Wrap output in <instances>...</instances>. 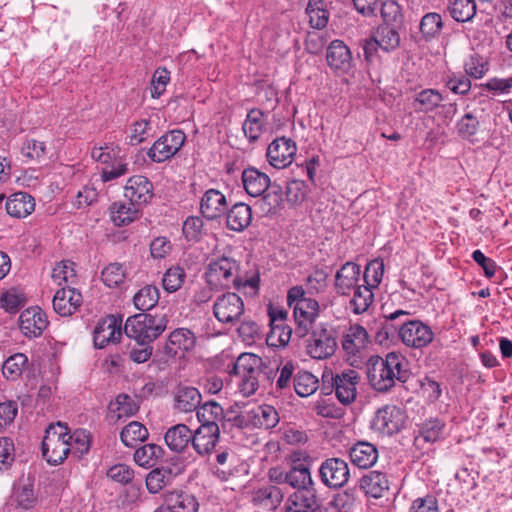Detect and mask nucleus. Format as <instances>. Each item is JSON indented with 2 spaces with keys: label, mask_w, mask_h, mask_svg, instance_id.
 <instances>
[{
  "label": "nucleus",
  "mask_w": 512,
  "mask_h": 512,
  "mask_svg": "<svg viewBox=\"0 0 512 512\" xmlns=\"http://www.w3.org/2000/svg\"><path fill=\"white\" fill-rule=\"evenodd\" d=\"M404 358L394 352L388 353L386 358L371 357L367 363V378L370 385L379 392L388 391L395 384V380L407 381V372L402 369Z\"/></svg>",
  "instance_id": "1"
},
{
  "label": "nucleus",
  "mask_w": 512,
  "mask_h": 512,
  "mask_svg": "<svg viewBox=\"0 0 512 512\" xmlns=\"http://www.w3.org/2000/svg\"><path fill=\"white\" fill-rule=\"evenodd\" d=\"M406 315H408V312L404 310H397L391 313L390 315L386 316V320L382 328L385 333V338H388L389 334H392L393 332L399 329V335L401 337V340L406 346L413 348H422L431 343L434 334L430 327L425 325L421 321H406L400 324L399 327L394 326L392 324V322L399 318L400 316Z\"/></svg>",
  "instance_id": "2"
},
{
  "label": "nucleus",
  "mask_w": 512,
  "mask_h": 512,
  "mask_svg": "<svg viewBox=\"0 0 512 512\" xmlns=\"http://www.w3.org/2000/svg\"><path fill=\"white\" fill-rule=\"evenodd\" d=\"M167 314L138 313L130 316L125 323V334L141 345L150 344L157 339L167 327Z\"/></svg>",
  "instance_id": "3"
},
{
  "label": "nucleus",
  "mask_w": 512,
  "mask_h": 512,
  "mask_svg": "<svg viewBox=\"0 0 512 512\" xmlns=\"http://www.w3.org/2000/svg\"><path fill=\"white\" fill-rule=\"evenodd\" d=\"M72 444L68 442V427L58 422L51 424L46 429L42 441V454L49 464L62 463L71 451Z\"/></svg>",
  "instance_id": "4"
},
{
  "label": "nucleus",
  "mask_w": 512,
  "mask_h": 512,
  "mask_svg": "<svg viewBox=\"0 0 512 512\" xmlns=\"http://www.w3.org/2000/svg\"><path fill=\"white\" fill-rule=\"evenodd\" d=\"M238 265L235 260L221 257L209 264L206 280L209 286L215 288H230L231 284L239 289L241 279L237 275Z\"/></svg>",
  "instance_id": "5"
},
{
  "label": "nucleus",
  "mask_w": 512,
  "mask_h": 512,
  "mask_svg": "<svg viewBox=\"0 0 512 512\" xmlns=\"http://www.w3.org/2000/svg\"><path fill=\"white\" fill-rule=\"evenodd\" d=\"M336 347L335 331L322 324L312 331L306 350L312 358L322 360L331 357Z\"/></svg>",
  "instance_id": "6"
},
{
  "label": "nucleus",
  "mask_w": 512,
  "mask_h": 512,
  "mask_svg": "<svg viewBox=\"0 0 512 512\" xmlns=\"http://www.w3.org/2000/svg\"><path fill=\"white\" fill-rule=\"evenodd\" d=\"M213 314L223 324H235L244 314V302L236 293H225L214 302Z\"/></svg>",
  "instance_id": "7"
},
{
  "label": "nucleus",
  "mask_w": 512,
  "mask_h": 512,
  "mask_svg": "<svg viewBox=\"0 0 512 512\" xmlns=\"http://www.w3.org/2000/svg\"><path fill=\"white\" fill-rule=\"evenodd\" d=\"M319 476L326 487L341 488L350 478L348 463L338 457L328 458L321 463Z\"/></svg>",
  "instance_id": "8"
},
{
  "label": "nucleus",
  "mask_w": 512,
  "mask_h": 512,
  "mask_svg": "<svg viewBox=\"0 0 512 512\" xmlns=\"http://www.w3.org/2000/svg\"><path fill=\"white\" fill-rule=\"evenodd\" d=\"M181 130H172L161 136L149 149L148 156L153 162H163L175 155L185 142Z\"/></svg>",
  "instance_id": "9"
},
{
  "label": "nucleus",
  "mask_w": 512,
  "mask_h": 512,
  "mask_svg": "<svg viewBox=\"0 0 512 512\" xmlns=\"http://www.w3.org/2000/svg\"><path fill=\"white\" fill-rule=\"evenodd\" d=\"M296 151V144L292 139L280 137L270 143L266 155L273 167L283 169L292 163Z\"/></svg>",
  "instance_id": "10"
},
{
  "label": "nucleus",
  "mask_w": 512,
  "mask_h": 512,
  "mask_svg": "<svg viewBox=\"0 0 512 512\" xmlns=\"http://www.w3.org/2000/svg\"><path fill=\"white\" fill-rule=\"evenodd\" d=\"M359 380L358 372L353 369H347L332 376L335 395L342 404H350L355 400Z\"/></svg>",
  "instance_id": "11"
},
{
  "label": "nucleus",
  "mask_w": 512,
  "mask_h": 512,
  "mask_svg": "<svg viewBox=\"0 0 512 512\" xmlns=\"http://www.w3.org/2000/svg\"><path fill=\"white\" fill-rule=\"evenodd\" d=\"M219 440V425H200L192 432V447L202 457L210 456L215 452Z\"/></svg>",
  "instance_id": "12"
},
{
  "label": "nucleus",
  "mask_w": 512,
  "mask_h": 512,
  "mask_svg": "<svg viewBox=\"0 0 512 512\" xmlns=\"http://www.w3.org/2000/svg\"><path fill=\"white\" fill-rule=\"evenodd\" d=\"M321 507L315 484L296 490L287 499V512H316Z\"/></svg>",
  "instance_id": "13"
},
{
  "label": "nucleus",
  "mask_w": 512,
  "mask_h": 512,
  "mask_svg": "<svg viewBox=\"0 0 512 512\" xmlns=\"http://www.w3.org/2000/svg\"><path fill=\"white\" fill-rule=\"evenodd\" d=\"M122 320L114 315H108L100 319L94 328V345L96 348H104L109 343H116L122 336Z\"/></svg>",
  "instance_id": "14"
},
{
  "label": "nucleus",
  "mask_w": 512,
  "mask_h": 512,
  "mask_svg": "<svg viewBox=\"0 0 512 512\" xmlns=\"http://www.w3.org/2000/svg\"><path fill=\"white\" fill-rule=\"evenodd\" d=\"M319 304L314 299L300 300L294 305V319L296 323V336L305 337L318 316Z\"/></svg>",
  "instance_id": "15"
},
{
  "label": "nucleus",
  "mask_w": 512,
  "mask_h": 512,
  "mask_svg": "<svg viewBox=\"0 0 512 512\" xmlns=\"http://www.w3.org/2000/svg\"><path fill=\"white\" fill-rule=\"evenodd\" d=\"M153 195V184L142 175L130 177L124 187L125 198L137 206L149 203Z\"/></svg>",
  "instance_id": "16"
},
{
  "label": "nucleus",
  "mask_w": 512,
  "mask_h": 512,
  "mask_svg": "<svg viewBox=\"0 0 512 512\" xmlns=\"http://www.w3.org/2000/svg\"><path fill=\"white\" fill-rule=\"evenodd\" d=\"M404 423V417L396 406L379 409L373 419V427L381 433L392 435L398 432Z\"/></svg>",
  "instance_id": "17"
},
{
  "label": "nucleus",
  "mask_w": 512,
  "mask_h": 512,
  "mask_svg": "<svg viewBox=\"0 0 512 512\" xmlns=\"http://www.w3.org/2000/svg\"><path fill=\"white\" fill-rule=\"evenodd\" d=\"M20 329L29 337L39 336L48 325L45 313L38 307L24 310L19 317Z\"/></svg>",
  "instance_id": "18"
},
{
  "label": "nucleus",
  "mask_w": 512,
  "mask_h": 512,
  "mask_svg": "<svg viewBox=\"0 0 512 512\" xmlns=\"http://www.w3.org/2000/svg\"><path fill=\"white\" fill-rule=\"evenodd\" d=\"M82 295L74 288H62L53 298V308L61 316L72 315L81 305Z\"/></svg>",
  "instance_id": "19"
},
{
  "label": "nucleus",
  "mask_w": 512,
  "mask_h": 512,
  "mask_svg": "<svg viewBox=\"0 0 512 512\" xmlns=\"http://www.w3.org/2000/svg\"><path fill=\"white\" fill-rule=\"evenodd\" d=\"M328 65L341 72H347L352 67V55L349 48L341 40H334L330 43L326 52Z\"/></svg>",
  "instance_id": "20"
},
{
  "label": "nucleus",
  "mask_w": 512,
  "mask_h": 512,
  "mask_svg": "<svg viewBox=\"0 0 512 512\" xmlns=\"http://www.w3.org/2000/svg\"><path fill=\"white\" fill-rule=\"evenodd\" d=\"M200 210L209 220L221 217L227 211L226 197L219 190L209 189L201 199Z\"/></svg>",
  "instance_id": "21"
},
{
  "label": "nucleus",
  "mask_w": 512,
  "mask_h": 512,
  "mask_svg": "<svg viewBox=\"0 0 512 512\" xmlns=\"http://www.w3.org/2000/svg\"><path fill=\"white\" fill-rule=\"evenodd\" d=\"M242 182L245 191L252 197L262 196L271 186L269 176L254 167L243 171Z\"/></svg>",
  "instance_id": "22"
},
{
  "label": "nucleus",
  "mask_w": 512,
  "mask_h": 512,
  "mask_svg": "<svg viewBox=\"0 0 512 512\" xmlns=\"http://www.w3.org/2000/svg\"><path fill=\"white\" fill-rule=\"evenodd\" d=\"M369 341L368 332L359 324L351 325L343 335L342 348L348 355H356L366 347Z\"/></svg>",
  "instance_id": "23"
},
{
  "label": "nucleus",
  "mask_w": 512,
  "mask_h": 512,
  "mask_svg": "<svg viewBox=\"0 0 512 512\" xmlns=\"http://www.w3.org/2000/svg\"><path fill=\"white\" fill-rule=\"evenodd\" d=\"M360 276V266L353 263H345L335 275V288L338 293L346 295L351 289L358 285Z\"/></svg>",
  "instance_id": "24"
},
{
  "label": "nucleus",
  "mask_w": 512,
  "mask_h": 512,
  "mask_svg": "<svg viewBox=\"0 0 512 512\" xmlns=\"http://www.w3.org/2000/svg\"><path fill=\"white\" fill-rule=\"evenodd\" d=\"M351 462L362 469L370 468L378 459L376 447L369 442H358L354 444L349 452Z\"/></svg>",
  "instance_id": "25"
},
{
  "label": "nucleus",
  "mask_w": 512,
  "mask_h": 512,
  "mask_svg": "<svg viewBox=\"0 0 512 512\" xmlns=\"http://www.w3.org/2000/svg\"><path fill=\"white\" fill-rule=\"evenodd\" d=\"M360 488L373 498H381L389 490V481L385 474L370 471L360 479Z\"/></svg>",
  "instance_id": "26"
},
{
  "label": "nucleus",
  "mask_w": 512,
  "mask_h": 512,
  "mask_svg": "<svg viewBox=\"0 0 512 512\" xmlns=\"http://www.w3.org/2000/svg\"><path fill=\"white\" fill-rule=\"evenodd\" d=\"M174 407L179 412L189 413L197 410L201 403V394L195 387L179 386L174 395Z\"/></svg>",
  "instance_id": "27"
},
{
  "label": "nucleus",
  "mask_w": 512,
  "mask_h": 512,
  "mask_svg": "<svg viewBox=\"0 0 512 512\" xmlns=\"http://www.w3.org/2000/svg\"><path fill=\"white\" fill-rule=\"evenodd\" d=\"M34 209V198L25 192L11 195L6 202L7 213L15 218H24L30 215Z\"/></svg>",
  "instance_id": "28"
},
{
  "label": "nucleus",
  "mask_w": 512,
  "mask_h": 512,
  "mask_svg": "<svg viewBox=\"0 0 512 512\" xmlns=\"http://www.w3.org/2000/svg\"><path fill=\"white\" fill-rule=\"evenodd\" d=\"M164 439L169 449L179 453L192 443V431L185 424H177L167 430Z\"/></svg>",
  "instance_id": "29"
},
{
  "label": "nucleus",
  "mask_w": 512,
  "mask_h": 512,
  "mask_svg": "<svg viewBox=\"0 0 512 512\" xmlns=\"http://www.w3.org/2000/svg\"><path fill=\"white\" fill-rule=\"evenodd\" d=\"M252 220V212L249 205L239 202L232 206L227 213V226L233 231H243Z\"/></svg>",
  "instance_id": "30"
},
{
  "label": "nucleus",
  "mask_w": 512,
  "mask_h": 512,
  "mask_svg": "<svg viewBox=\"0 0 512 512\" xmlns=\"http://www.w3.org/2000/svg\"><path fill=\"white\" fill-rule=\"evenodd\" d=\"M283 497V492L275 485H266L253 492V502L270 509L277 508Z\"/></svg>",
  "instance_id": "31"
},
{
  "label": "nucleus",
  "mask_w": 512,
  "mask_h": 512,
  "mask_svg": "<svg viewBox=\"0 0 512 512\" xmlns=\"http://www.w3.org/2000/svg\"><path fill=\"white\" fill-rule=\"evenodd\" d=\"M170 467H159L153 469L146 476V486L150 493H158L165 486L169 485L175 478Z\"/></svg>",
  "instance_id": "32"
},
{
  "label": "nucleus",
  "mask_w": 512,
  "mask_h": 512,
  "mask_svg": "<svg viewBox=\"0 0 512 512\" xmlns=\"http://www.w3.org/2000/svg\"><path fill=\"white\" fill-rule=\"evenodd\" d=\"M287 484L296 490L315 484L310 469L303 463H294L288 470Z\"/></svg>",
  "instance_id": "33"
},
{
  "label": "nucleus",
  "mask_w": 512,
  "mask_h": 512,
  "mask_svg": "<svg viewBox=\"0 0 512 512\" xmlns=\"http://www.w3.org/2000/svg\"><path fill=\"white\" fill-rule=\"evenodd\" d=\"M444 425L437 419L427 421L414 439V445L419 449H424L426 443H434L441 434Z\"/></svg>",
  "instance_id": "34"
},
{
  "label": "nucleus",
  "mask_w": 512,
  "mask_h": 512,
  "mask_svg": "<svg viewBox=\"0 0 512 512\" xmlns=\"http://www.w3.org/2000/svg\"><path fill=\"white\" fill-rule=\"evenodd\" d=\"M136 206L130 201L128 204L122 202L113 203L110 206L111 220L116 226H124L131 223L137 217L138 210Z\"/></svg>",
  "instance_id": "35"
},
{
  "label": "nucleus",
  "mask_w": 512,
  "mask_h": 512,
  "mask_svg": "<svg viewBox=\"0 0 512 512\" xmlns=\"http://www.w3.org/2000/svg\"><path fill=\"white\" fill-rule=\"evenodd\" d=\"M197 418L201 425H218L224 419V410L215 401H208L197 408Z\"/></svg>",
  "instance_id": "36"
},
{
  "label": "nucleus",
  "mask_w": 512,
  "mask_h": 512,
  "mask_svg": "<svg viewBox=\"0 0 512 512\" xmlns=\"http://www.w3.org/2000/svg\"><path fill=\"white\" fill-rule=\"evenodd\" d=\"M147 428L138 421H132L126 425L120 434L122 443L127 447H134L138 442L148 438Z\"/></svg>",
  "instance_id": "37"
},
{
  "label": "nucleus",
  "mask_w": 512,
  "mask_h": 512,
  "mask_svg": "<svg viewBox=\"0 0 512 512\" xmlns=\"http://www.w3.org/2000/svg\"><path fill=\"white\" fill-rule=\"evenodd\" d=\"M264 114L259 109H252L243 123V132L250 142L257 141L263 132Z\"/></svg>",
  "instance_id": "38"
},
{
  "label": "nucleus",
  "mask_w": 512,
  "mask_h": 512,
  "mask_svg": "<svg viewBox=\"0 0 512 512\" xmlns=\"http://www.w3.org/2000/svg\"><path fill=\"white\" fill-rule=\"evenodd\" d=\"M374 37L380 44V48L385 52L395 50L400 44V36L396 26L380 25Z\"/></svg>",
  "instance_id": "39"
},
{
  "label": "nucleus",
  "mask_w": 512,
  "mask_h": 512,
  "mask_svg": "<svg viewBox=\"0 0 512 512\" xmlns=\"http://www.w3.org/2000/svg\"><path fill=\"white\" fill-rule=\"evenodd\" d=\"M306 12L309 16V22L313 28L323 29L326 27L329 19V13L323 0H309Z\"/></svg>",
  "instance_id": "40"
},
{
  "label": "nucleus",
  "mask_w": 512,
  "mask_h": 512,
  "mask_svg": "<svg viewBox=\"0 0 512 512\" xmlns=\"http://www.w3.org/2000/svg\"><path fill=\"white\" fill-rule=\"evenodd\" d=\"M292 328L286 323H270V332L267 334V344L273 347H285L290 342Z\"/></svg>",
  "instance_id": "41"
},
{
  "label": "nucleus",
  "mask_w": 512,
  "mask_h": 512,
  "mask_svg": "<svg viewBox=\"0 0 512 512\" xmlns=\"http://www.w3.org/2000/svg\"><path fill=\"white\" fill-rule=\"evenodd\" d=\"M449 12L458 22L470 21L476 13L474 0H450Z\"/></svg>",
  "instance_id": "42"
},
{
  "label": "nucleus",
  "mask_w": 512,
  "mask_h": 512,
  "mask_svg": "<svg viewBox=\"0 0 512 512\" xmlns=\"http://www.w3.org/2000/svg\"><path fill=\"white\" fill-rule=\"evenodd\" d=\"M270 190H267L259 200L261 210L266 213H275L282 205V188L278 184H271L269 187Z\"/></svg>",
  "instance_id": "43"
},
{
  "label": "nucleus",
  "mask_w": 512,
  "mask_h": 512,
  "mask_svg": "<svg viewBox=\"0 0 512 512\" xmlns=\"http://www.w3.org/2000/svg\"><path fill=\"white\" fill-rule=\"evenodd\" d=\"M135 307L142 312L152 309L159 300L158 288L152 285H147L141 288L133 298Z\"/></svg>",
  "instance_id": "44"
},
{
  "label": "nucleus",
  "mask_w": 512,
  "mask_h": 512,
  "mask_svg": "<svg viewBox=\"0 0 512 512\" xmlns=\"http://www.w3.org/2000/svg\"><path fill=\"white\" fill-rule=\"evenodd\" d=\"M374 294L370 287L361 285L357 286L354 290L352 299L350 300V306L355 314H362L372 304Z\"/></svg>",
  "instance_id": "45"
},
{
  "label": "nucleus",
  "mask_w": 512,
  "mask_h": 512,
  "mask_svg": "<svg viewBox=\"0 0 512 512\" xmlns=\"http://www.w3.org/2000/svg\"><path fill=\"white\" fill-rule=\"evenodd\" d=\"M294 389L301 397L310 396L318 389V379L308 371H300L294 377Z\"/></svg>",
  "instance_id": "46"
},
{
  "label": "nucleus",
  "mask_w": 512,
  "mask_h": 512,
  "mask_svg": "<svg viewBox=\"0 0 512 512\" xmlns=\"http://www.w3.org/2000/svg\"><path fill=\"white\" fill-rule=\"evenodd\" d=\"M27 363L28 358L25 354L16 353L3 363L2 373L9 380H16L22 375Z\"/></svg>",
  "instance_id": "47"
},
{
  "label": "nucleus",
  "mask_w": 512,
  "mask_h": 512,
  "mask_svg": "<svg viewBox=\"0 0 512 512\" xmlns=\"http://www.w3.org/2000/svg\"><path fill=\"white\" fill-rule=\"evenodd\" d=\"M163 449L156 444H147L138 448L134 453V460L139 466L151 467L155 461L162 457Z\"/></svg>",
  "instance_id": "48"
},
{
  "label": "nucleus",
  "mask_w": 512,
  "mask_h": 512,
  "mask_svg": "<svg viewBox=\"0 0 512 512\" xmlns=\"http://www.w3.org/2000/svg\"><path fill=\"white\" fill-rule=\"evenodd\" d=\"M169 344L182 351H190L195 347L196 337L192 331L179 328L171 332L168 338Z\"/></svg>",
  "instance_id": "49"
},
{
  "label": "nucleus",
  "mask_w": 512,
  "mask_h": 512,
  "mask_svg": "<svg viewBox=\"0 0 512 512\" xmlns=\"http://www.w3.org/2000/svg\"><path fill=\"white\" fill-rule=\"evenodd\" d=\"M168 506L172 512H197L198 510L196 498L186 493L171 495Z\"/></svg>",
  "instance_id": "50"
},
{
  "label": "nucleus",
  "mask_w": 512,
  "mask_h": 512,
  "mask_svg": "<svg viewBox=\"0 0 512 512\" xmlns=\"http://www.w3.org/2000/svg\"><path fill=\"white\" fill-rule=\"evenodd\" d=\"M262 365L263 362L259 356L252 353H244L238 357L234 365V372L235 374L261 373Z\"/></svg>",
  "instance_id": "51"
},
{
  "label": "nucleus",
  "mask_w": 512,
  "mask_h": 512,
  "mask_svg": "<svg viewBox=\"0 0 512 512\" xmlns=\"http://www.w3.org/2000/svg\"><path fill=\"white\" fill-rule=\"evenodd\" d=\"M286 201L291 206L300 205L306 198L307 185L302 180H291L286 185Z\"/></svg>",
  "instance_id": "52"
},
{
  "label": "nucleus",
  "mask_w": 512,
  "mask_h": 512,
  "mask_svg": "<svg viewBox=\"0 0 512 512\" xmlns=\"http://www.w3.org/2000/svg\"><path fill=\"white\" fill-rule=\"evenodd\" d=\"M443 101L442 95L434 89H425L419 92L415 102L419 105V110L423 112L432 111Z\"/></svg>",
  "instance_id": "53"
},
{
  "label": "nucleus",
  "mask_w": 512,
  "mask_h": 512,
  "mask_svg": "<svg viewBox=\"0 0 512 512\" xmlns=\"http://www.w3.org/2000/svg\"><path fill=\"white\" fill-rule=\"evenodd\" d=\"M254 418L256 423L264 429L274 428L279 422L276 409L270 405L259 406L254 413Z\"/></svg>",
  "instance_id": "54"
},
{
  "label": "nucleus",
  "mask_w": 512,
  "mask_h": 512,
  "mask_svg": "<svg viewBox=\"0 0 512 512\" xmlns=\"http://www.w3.org/2000/svg\"><path fill=\"white\" fill-rule=\"evenodd\" d=\"M68 442L72 444L71 452L78 458L86 454L90 447V435L86 430H76L72 435L68 434Z\"/></svg>",
  "instance_id": "55"
},
{
  "label": "nucleus",
  "mask_w": 512,
  "mask_h": 512,
  "mask_svg": "<svg viewBox=\"0 0 512 512\" xmlns=\"http://www.w3.org/2000/svg\"><path fill=\"white\" fill-rule=\"evenodd\" d=\"M186 274L183 268L179 266L171 267L166 270L162 278L163 288L167 292L177 291L183 284Z\"/></svg>",
  "instance_id": "56"
},
{
  "label": "nucleus",
  "mask_w": 512,
  "mask_h": 512,
  "mask_svg": "<svg viewBox=\"0 0 512 512\" xmlns=\"http://www.w3.org/2000/svg\"><path fill=\"white\" fill-rule=\"evenodd\" d=\"M442 25V18L438 13H427L420 22V31L425 38H432L440 32Z\"/></svg>",
  "instance_id": "57"
},
{
  "label": "nucleus",
  "mask_w": 512,
  "mask_h": 512,
  "mask_svg": "<svg viewBox=\"0 0 512 512\" xmlns=\"http://www.w3.org/2000/svg\"><path fill=\"white\" fill-rule=\"evenodd\" d=\"M236 375L239 377L238 388L240 393L248 397L257 391L260 378L264 376V373L261 371V373H242Z\"/></svg>",
  "instance_id": "58"
},
{
  "label": "nucleus",
  "mask_w": 512,
  "mask_h": 512,
  "mask_svg": "<svg viewBox=\"0 0 512 512\" xmlns=\"http://www.w3.org/2000/svg\"><path fill=\"white\" fill-rule=\"evenodd\" d=\"M125 279V271L121 264L112 263L102 271V280L108 287H115Z\"/></svg>",
  "instance_id": "59"
},
{
  "label": "nucleus",
  "mask_w": 512,
  "mask_h": 512,
  "mask_svg": "<svg viewBox=\"0 0 512 512\" xmlns=\"http://www.w3.org/2000/svg\"><path fill=\"white\" fill-rule=\"evenodd\" d=\"M383 25L396 26L401 22L402 14L400 6L392 0L385 1L381 6Z\"/></svg>",
  "instance_id": "60"
},
{
  "label": "nucleus",
  "mask_w": 512,
  "mask_h": 512,
  "mask_svg": "<svg viewBox=\"0 0 512 512\" xmlns=\"http://www.w3.org/2000/svg\"><path fill=\"white\" fill-rule=\"evenodd\" d=\"M384 263L380 260L371 261L365 268L364 279L368 287H377L383 277Z\"/></svg>",
  "instance_id": "61"
},
{
  "label": "nucleus",
  "mask_w": 512,
  "mask_h": 512,
  "mask_svg": "<svg viewBox=\"0 0 512 512\" xmlns=\"http://www.w3.org/2000/svg\"><path fill=\"white\" fill-rule=\"evenodd\" d=\"M169 80L168 70L162 67L157 68L151 80V97L159 98L164 93Z\"/></svg>",
  "instance_id": "62"
},
{
  "label": "nucleus",
  "mask_w": 512,
  "mask_h": 512,
  "mask_svg": "<svg viewBox=\"0 0 512 512\" xmlns=\"http://www.w3.org/2000/svg\"><path fill=\"white\" fill-rule=\"evenodd\" d=\"M15 500L21 508H31L36 501L32 484H19L15 490Z\"/></svg>",
  "instance_id": "63"
},
{
  "label": "nucleus",
  "mask_w": 512,
  "mask_h": 512,
  "mask_svg": "<svg viewBox=\"0 0 512 512\" xmlns=\"http://www.w3.org/2000/svg\"><path fill=\"white\" fill-rule=\"evenodd\" d=\"M479 127V120L472 113H466L458 122V132L463 138L475 135Z\"/></svg>",
  "instance_id": "64"
}]
</instances>
